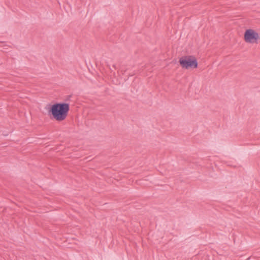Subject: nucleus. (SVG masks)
<instances>
[{
  "label": "nucleus",
  "mask_w": 260,
  "mask_h": 260,
  "mask_svg": "<svg viewBox=\"0 0 260 260\" xmlns=\"http://www.w3.org/2000/svg\"><path fill=\"white\" fill-rule=\"evenodd\" d=\"M70 110V104L64 102L56 103L49 105L48 114L51 119L62 121L67 117Z\"/></svg>",
  "instance_id": "nucleus-1"
},
{
  "label": "nucleus",
  "mask_w": 260,
  "mask_h": 260,
  "mask_svg": "<svg viewBox=\"0 0 260 260\" xmlns=\"http://www.w3.org/2000/svg\"><path fill=\"white\" fill-rule=\"evenodd\" d=\"M113 67L115 69H116V66H115V64H114V65L113 66Z\"/></svg>",
  "instance_id": "nucleus-5"
},
{
  "label": "nucleus",
  "mask_w": 260,
  "mask_h": 260,
  "mask_svg": "<svg viewBox=\"0 0 260 260\" xmlns=\"http://www.w3.org/2000/svg\"><path fill=\"white\" fill-rule=\"evenodd\" d=\"M179 62L185 69L197 68L198 63L197 58L192 55L183 56L180 58Z\"/></svg>",
  "instance_id": "nucleus-2"
},
{
  "label": "nucleus",
  "mask_w": 260,
  "mask_h": 260,
  "mask_svg": "<svg viewBox=\"0 0 260 260\" xmlns=\"http://www.w3.org/2000/svg\"><path fill=\"white\" fill-rule=\"evenodd\" d=\"M71 97H72V95H68V96L66 98V99H65L64 101H65L66 102L70 101Z\"/></svg>",
  "instance_id": "nucleus-4"
},
{
  "label": "nucleus",
  "mask_w": 260,
  "mask_h": 260,
  "mask_svg": "<svg viewBox=\"0 0 260 260\" xmlns=\"http://www.w3.org/2000/svg\"><path fill=\"white\" fill-rule=\"evenodd\" d=\"M244 39L246 43H257L259 39L258 34L252 29H247L244 32Z\"/></svg>",
  "instance_id": "nucleus-3"
}]
</instances>
